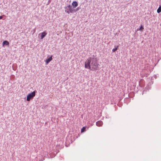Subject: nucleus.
Segmentation results:
<instances>
[{
  "label": "nucleus",
  "mask_w": 161,
  "mask_h": 161,
  "mask_svg": "<svg viewBox=\"0 0 161 161\" xmlns=\"http://www.w3.org/2000/svg\"><path fill=\"white\" fill-rule=\"evenodd\" d=\"M40 34H41V39H43L47 35V33L45 31H43Z\"/></svg>",
  "instance_id": "obj_5"
},
{
  "label": "nucleus",
  "mask_w": 161,
  "mask_h": 161,
  "mask_svg": "<svg viewBox=\"0 0 161 161\" xmlns=\"http://www.w3.org/2000/svg\"><path fill=\"white\" fill-rule=\"evenodd\" d=\"M150 89V87L148 86H148H146V87L145 88V90H144V91L143 92H142V94H143V93H144V91H145V90H146V91H147V90H149V89Z\"/></svg>",
  "instance_id": "obj_14"
},
{
  "label": "nucleus",
  "mask_w": 161,
  "mask_h": 161,
  "mask_svg": "<svg viewBox=\"0 0 161 161\" xmlns=\"http://www.w3.org/2000/svg\"><path fill=\"white\" fill-rule=\"evenodd\" d=\"M144 28L142 25L140 26V28H139V31H143L144 30Z\"/></svg>",
  "instance_id": "obj_15"
},
{
  "label": "nucleus",
  "mask_w": 161,
  "mask_h": 161,
  "mask_svg": "<svg viewBox=\"0 0 161 161\" xmlns=\"http://www.w3.org/2000/svg\"><path fill=\"white\" fill-rule=\"evenodd\" d=\"M99 66L97 57L94 55L88 58L85 63V68L92 71L99 70Z\"/></svg>",
  "instance_id": "obj_1"
},
{
  "label": "nucleus",
  "mask_w": 161,
  "mask_h": 161,
  "mask_svg": "<svg viewBox=\"0 0 161 161\" xmlns=\"http://www.w3.org/2000/svg\"><path fill=\"white\" fill-rule=\"evenodd\" d=\"M103 125V122L101 121H98L96 122V125L98 126H101Z\"/></svg>",
  "instance_id": "obj_8"
},
{
  "label": "nucleus",
  "mask_w": 161,
  "mask_h": 161,
  "mask_svg": "<svg viewBox=\"0 0 161 161\" xmlns=\"http://www.w3.org/2000/svg\"><path fill=\"white\" fill-rule=\"evenodd\" d=\"M118 47H119L118 46H114V47L115 48H114L112 49V52H115L118 49Z\"/></svg>",
  "instance_id": "obj_10"
},
{
  "label": "nucleus",
  "mask_w": 161,
  "mask_h": 161,
  "mask_svg": "<svg viewBox=\"0 0 161 161\" xmlns=\"http://www.w3.org/2000/svg\"><path fill=\"white\" fill-rule=\"evenodd\" d=\"M139 85L140 87H143L145 86L144 83V82L142 80H141L139 83Z\"/></svg>",
  "instance_id": "obj_6"
},
{
  "label": "nucleus",
  "mask_w": 161,
  "mask_h": 161,
  "mask_svg": "<svg viewBox=\"0 0 161 161\" xmlns=\"http://www.w3.org/2000/svg\"><path fill=\"white\" fill-rule=\"evenodd\" d=\"M3 18V16H0V19H2Z\"/></svg>",
  "instance_id": "obj_16"
},
{
  "label": "nucleus",
  "mask_w": 161,
  "mask_h": 161,
  "mask_svg": "<svg viewBox=\"0 0 161 161\" xmlns=\"http://www.w3.org/2000/svg\"><path fill=\"white\" fill-rule=\"evenodd\" d=\"M137 31H139V28H138V29H137Z\"/></svg>",
  "instance_id": "obj_17"
},
{
  "label": "nucleus",
  "mask_w": 161,
  "mask_h": 161,
  "mask_svg": "<svg viewBox=\"0 0 161 161\" xmlns=\"http://www.w3.org/2000/svg\"><path fill=\"white\" fill-rule=\"evenodd\" d=\"M36 90H35L31 93L29 94L27 97L26 100L29 101L31 99H32L35 96L36 93Z\"/></svg>",
  "instance_id": "obj_2"
},
{
  "label": "nucleus",
  "mask_w": 161,
  "mask_h": 161,
  "mask_svg": "<svg viewBox=\"0 0 161 161\" xmlns=\"http://www.w3.org/2000/svg\"><path fill=\"white\" fill-rule=\"evenodd\" d=\"M86 129V127H83L81 129V133L85 131Z\"/></svg>",
  "instance_id": "obj_12"
},
{
  "label": "nucleus",
  "mask_w": 161,
  "mask_h": 161,
  "mask_svg": "<svg viewBox=\"0 0 161 161\" xmlns=\"http://www.w3.org/2000/svg\"><path fill=\"white\" fill-rule=\"evenodd\" d=\"M161 12V7L160 6L158 7L157 10V12L158 13H160Z\"/></svg>",
  "instance_id": "obj_13"
},
{
  "label": "nucleus",
  "mask_w": 161,
  "mask_h": 161,
  "mask_svg": "<svg viewBox=\"0 0 161 161\" xmlns=\"http://www.w3.org/2000/svg\"><path fill=\"white\" fill-rule=\"evenodd\" d=\"M72 5L73 7V8H75L78 5V3L75 1H73L72 3Z\"/></svg>",
  "instance_id": "obj_7"
},
{
  "label": "nucleus",
  "mask_w": 161,
  "mask_h": 161,
  "mask_svg": "<svg viewBox=\"0 0 161 161\" xmlns=\"http://www.w3.org/2000/svg\"><path fill=\"white\" fill-rule=\"evenodd\" d=\"M65 9V12L69 14L70 13H73V8H72V6L70 5H69L66 7H64Z\"/></svg>",
  "instance_id": "obj_3"
},
{
  "label": "nucleus",
  "mask_w": 161,
  "mask_h": 161,
  "mask_svg": "<svg viewBox=\"0 0 161 161\" xmlns=\"http://www.w3.org/2000/svg\"><path fill=\"white\" fill-rule=\"evenodd\" d=\"M80 8V7H78L75 9H73V13L75 12H76L79 10Z\"/></svg>",
  "instance_id": "obj_11"
},
{
  "label": "nucleus",
  "mask_w": 161,
  "mask_h": 161,
  "mask_svg": "<svg viewBox=\"0 0 161 161\" xmlns=\"http://www.w3.org/2000/svg\"><path fill=\"white\" fill-rule=\"evenodd\" d=\"M53 55H51L50 57L48 58L46 60V64H48L52 59Z\"/></svg>",
  "instance_id": "obj_4"
},
{
  "label": "nucleus",
  "mask_w": 161,
  "mask_h": 161,
  "mask_svg": "<svg viewBox=\"0 0 161 161\" xmlns=\"http://www.w3.org/2000/svg\"><path fill=\"white\" fill-rule=\"evenodd\" d=\"M9 42L7 41H4L3 43V46L4 45L8 46L9 45Z\"/></svg>",
  "instance_id": "obj_9"
}]
</instances>
